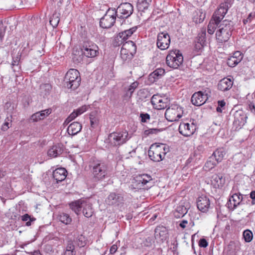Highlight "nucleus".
Returning a JSON list of instances; mask_svg holds the SVG:
<instances>
[{
    "label": "nucleus",
    "instance_id": "obj_32",
    "mask_svg": "<svg viewBox=\"0 0 255 255\" xmlns=\"http://www.w3.org/2000/svg\"><path fill=\"white\" fill-rule=\"evenodd\" d=\"M59 220L65 225H68L72 222V219L70 216L66 213H62L59 216Z\"/></svg>",
    "mask_w": 255,
    "mask_h": 255
},
{
    "label": "nucleus",
    "instance_id": "obj_54",
    "mask_svg": "<svg viewBox=\"0 0 255 255\" xmlns=\"http://www.w3.org/2000/svg\"><path fill=\"white\" fill-rule=\"evenodd\" d=\"M31 119L33 122H37L38 121L43 120L42 118H41V115L39 112L33 114L31 116Z\"/></svg>",
    "mask_w": 255,
    "mask_h": 255
},
{
    "label": "nucleus",
    "instance_id": "obj_26",
    "mask_svg": "<svg viewBox=\"0 0 255 255\" xmlns=\"http://www.w3.org/2000/svg\"><path fill=\"white\" fill-rule=\"evenodd\" d=\"M82 127L79 123L73 122L69 126L67 131L69 134L76 135L81 131Z\"/></svg>",
    "mask_w": 255,
    "mask_h": 255
},
{
    "label": "nucleus",
    "instance_id": "obj_50",
    "mask_svg": "<svg viewBox=\"0 0 255 255\" xmlns=\"http://www.w3.org/2000/svg\"><path fill=\"white\" fill-rule=\"evenodd\" d=\"M138 86V82H133L129 87L128 91L130 92V97L131 96L132 93H133L134 91Z\"/></svg>",
    "mask_w": 255,
    "mask_h": 255
},
{
    "label": "nucleus",
    "instance_id": "obj_42",
    "mask_svg": "<svg viewBox=\"0 0 255 255\" xmlns=\"http://www.w3.org/2000/svg\"><path fill=\"white\" fill-rule=\"evenodd\" d=\"M162 97L158 95H154L151 99V103L155 109L158 106L159 101Z\"/></svg>",
    "mask_w": 255,
    "mask_h": 255
},
{
    "label": "nucleus",
    "instance_id": "obj_25",
    "mask_svg": "<svg viewBox=\"0 0 255 255\" xmlns=\"http://www.w3.org/2000/svg\"><path fill=\"white\" fill-rule=\"evenodd\" d=\"M212 185L215 188H220L223 186L225 183V179L223 176L220 174L213 175L211 179Z\"/></svg>",
    "mask_w": 255,
    "mask_h": 255
},
{
    "label": "nucleus",
    "instance_id": "obj_45",
    "mask_svg": "<svg viewBox=\"0 0 255 255\" xmlns=\"http://www.w3.org/2000/svg\"><path fill=\"white\" fill-rule=\"evenodd\" d=\"M128 36L126 35V32L125 31H122L119 33L118 36H117V39L119 41H121L120 44H122L124 41H126L128 39ZM119 45L120 44H118Z\"/></svg>",
    "mask_w": 255,
    "mask_h": 255
},
{
    "label": "nucleus",
    "instance_id": "obj_43",
    "mask_svg": "<svg viewBox=\"0 0 255 255\" xmlns=\"http://www.w3.org/2000/svg\"><path fill=\"white\" fill-rule=\"evenodd\" d=\"M205 17V14L201 11L197 12V15L194 16V19L196 22L201 23L203 22Z\"/></svg>",
    "mask_w": 255,
    "mask_h": 255
},
{
    "label": "nucleus",
    "instance_id": "obj_7",
    "mask_svg": "<svg viewBox=\"0 0 255 255\" xmlns=\"http://www.w3.org/2000/svg\"><path fill=\"white\" fill-rule=\"evenodd\" d=\"M136 46L132 41H128L123 43L121 50V57L123 61L130 60L136 53Z\"/></svg>",
    "mask_w": 255,
    "mask_h": 255
},
{
    "label": "nucleus",
    "instance_id": "obj_46",
    "mask_svg": "<svg viewBox=\"0 0 255 255\" xmlns=\"http://www.w3.org/2000/svg\"><path fill=\"white\" fill-rule=\"evenodd\" d=\"M226 103L224 100L219 101L218 102V107L216 111L218 113H222L223 110L225 109Z\"/></svg>",
    "mask_w": 255,
    "mask_h": 255
},
{
    "label": "nucleus",
    "instance_id": "obj_17",
    "mask_svg": "<svg viewBox=\"0 0 255 255\" xmlns=\"http://www.w3.org/2000/svg\"><path fill=\"white\" fill-rule=\"evenodd\" d=\"M247 118V117L243 111H240L235 112L233 125L235 127L236 129L240 128L245 124Z\"/></svg>",
    "mask_w": 255,
    "mask_h": 255
},
{
    "label": "nucleus",
    "instance_id": "obj_24",
    "mask_svg": "<svg viewBox=\"0 0 255 255\" xmlns=\"http://www.w3.org/2000/svg\"><path fill=\"white\" fill-rule=\"evenodd\" d=\"M123 197L119 194L111 193L106 199V202L109 205H119V203L123 201Z\"/></svg>",
    "mask_w": 255,
    "mask_h": 255
},
{
    "label": "nucleus",
    "instance_id": "obj_40",
    "mask_svg": "<svg viewBox=\"0 0 255 255\" xmlns=\"http://www.w3.org/2000/svg\"><path fill=\"white\" fill-rule=\"evenodd\" d=\"M77 245L80 247H84L87 244V240L84 236L82 235H79L77 238Z\"/></svg>",
    "mask_w": 255,
    "mask_h": 255
},
{
    "label": "nucleus",
    "instance_id": "obj_27",
    "mask_svg": "<svg viewBox=\"0 0 255 255\" xmlns=\"http://www.w3.org/2000/svg\"><path fill=\"white\" fill-rule=\"evenodd\" d=\"M83 213L85 217L87 218H90L92 217L94 213L93 209L92 208V205L85 201L83 202Z\"/></svg>",
    "mask_w": 255,
    "mask_h": 255
},
{
    "label": "nucleus",
    "instance_id": "obj_49",
    "mask_svg": "<svg viewBox=\"0 0 255 255\" xmlns=\"http://www.w3.org/2000/svg\"><path fill=\"white\" fill-rule=\"evenodd\" d=\"M6 26H4L2 20H0V39L2 40L6 30Z\"/></svg>",
    "mask_w": 255,
    "mask_h": 255
},
{
    "label": "nucleus",
    "instance_id": "obj_30",
    "mask_svg": "<svg viewBox=\"0 0 255 255\" xmlns=\"http://www.w3.org/2000/svg\"><path fill=\"white\" fill-rule=\"evenodd\" d=\"M84 201L77 200L70 204V208L78 215L81 209L83 207V202Z\"/></svg>",
    "mask_w": 255,
    "mask_h": 255
},
{
    "label": "nucleus",
    "instance_id": "obj_11",
    "mask_svg": "<svg viewBox=\"0 0 255 255\" xmlns=\"http://www.w3.org/2000/svg\"><path fill=\"white\" fill-rule=\"evenodd\" d=\"M170 43V37L166 31L160 32L157 36L156 45L161 50L167 49Z\"/></svg>",
    "mask_w": 255,
    "mask_h": 255
},
{
    "label": "nucleus",
    "instance_id": "obj_37",
    "mask_svg": "<svg viewBox=\"0 0 255 255\" xmlns=\"http://www.w3.org/2000/svg\"><path fill=\"white\" fill-rule=\"evenodd\" d=\"M60 21V18L59 17V14L54 13L51 17L50 19V23L53 27H56Z\"/></svg>",
    "mask_w": 255,
    "mask_h": 255
},
{
    "label": "nucleus",
    "instance_id": "obj_9",
    "mask_svg": "<svg viewBox=\"0 0 255 255\" xmlns=\"http://www.w3.org/2000/svg\"><path fill=\"white\" fill-rule=\"evenodd\" d=\"M116 14L115 8H109L106 13L100 19V26L103 28H110L112 27L116 21Z\"/></svg>",
    "mask_w": 255,
    "mask_h": 255
},
{
    "label": "nucleus",
    "instance_id": "obj_15",
    "mask_svg": "<svg viewBox=\"0 0 255 255\" xmlns=\"http://www.w3.org/2000/svg\"><path fill=\"white\" fill-rule=\"evenodd\" d=\"M195 130L196 127L193 123L191 125L188 123H181L179 127V132L185 136L192 135Z\"/></svg>",
    "mask_w": 255,
    "mask_h": 255
},
{
    "label": "nucleus",
    "instance_id": "obj_34",
    "mask_svg": "<svg viewBox=\"0 0 255 255\" xmlns=\"http://www.w3.org/2000/svg\"><path fill=\"white\" fill-rule=\"evenodd\" d=\"M40 90L42 94L46 95L50 93L51 90V86L49 84H42L40 87Z\"/></svg>",
    "mask_w": 255,
    "mask_h": 255
},
{
    "label": "nucleus",
    "instance_id": "obj_33",
    "mask_svg": "<svg viewBox=\"0 0 255 255\" xmlns=\"http://www.w3.org/2000/svg\"><path fill=\"white\" fill-rule=\"evenodd\" d=\"M167 231L165 227L163 226H158L155 229V234L156 236H159V237H164L166 235Z\"/></svg>",
    "mask_w": 255,
    "mask_h": 255
},
{
    "label": "nucleus",
    "instance_id": "obj_1",
    "mask_svg": "<svg viewBox=\"0 0 255 255\" xmlns=\"http://www.w3.org/2000/svg\"><path fill=\"white\" fill-rule=\"evenodd\" d=\"M216 33V38L219 43L225 42L230 39L233 30V22L227 19L224 20L218 25Z\"/></svg>",
    "mask_w": 255,
    "mask_h": 255
},
{
    "label": "nucleus",
    "instance_id": "obj_22",
    "mask_svg": "<svg viewBox=\"0 0 255 255\" xmlns=\"http://www.w3.org/2000/svg\"><path fill=\"white\" fill-rule=\"evenodd\" d=\"M134 180L137 184L144 186L151 182L152 179L151 177L147 174H139L134 177Z\"/></svg>",
    "mask_w": 255,
    "mask_h": 255
},
{
    "label": "nucleus",
    "instance_id": "obj_10",
    "mask_svg": "<svg viewBox=\"0 0 255 255\" xmlns=\"http://www.w3.org/2000/svg\"><path fill=\"white\" fill-rule=\"evenodd\" d=\"M116 16L119 18H127L128 17L133 11L132 5L128 2L121 3L117 8Z\"/></svg>",
    "mask_w": 255,
    "mask_h": 255
},
{
    "label": "nucleus",
    "instance_id": "obj_16",
    "mask_svg": "<svg viewBox=\"0 0 255 255\" xmlns=\"http://www.w3.org/2000/svg\"><path fill=\"white\" fill-rule=\"evenodd\" d=\"M98 47L95 45H90L85 43L82 49L83 53L87 57L92 58L96 56L99 53Z\"/></svg>",
    "mask_w": 255,
    "mask_h": 255
},
{
    "label": "nucleus",
    "instance_id": "obj_3",
    "mask_svg": "<svg viewBox=\"0 0 255 255\" xmlns=\"http://www.w3.org/2000/svg\"><path fill=\"white\" fill-rule=\"evenodd\" d=\"M95 181H102L108 177V166L104 162H96L90 165Z\"/></svg>",
    "mask_w": 255,
    "mask_h": 255
},
{
    "label": "nucleus",
    "instance_id": "obj_28",
    "mask_svg": "<svg viewBox=\"0 0 255 255\" xmlns=\"http://www.w3.org/2000/svg\"><path fill=\"white\" fill-rule=\"evenodd\" d=\"M165 73V70L163 68H158L154 70L149 75V79L152 82L160 78Z\"/></svg>",
    "mask_w": 255,
    "mask_h": 255
},
{
    "label": "nucleus",
    "instance_id": "obj_59",
    "mask_svg": "<svg viewBox=\"0 0 255 255\" xmlns=\"http://www.w3.org/2000/svg\"><path fill=\"white\" fill-rule=\"evenodd\" d=\"M205 44H202L201 43H198L197 42H195L194 44V48L195 50L199 51V50L202 49L204 46Z\"/></svg>",
    "mask_w": 255,
    "mask_h": 255
},
{
    "label": "nucleus",
    "instance_id": "obj_4",
    "mask_svg": "<svg viewBox=\"0 0 255 255\" xmlns=\"http://www.w3.org/2000/svg\"><path fill=\"white\" fill-rule=\"evenodd\" d=\"M81 80L79 72L76 69H71L65 76L64 85L68 89L75 90L80 86Z\"/></svg>",
    "mask_w": 255,
    "mask_h": 255
},
{
    "label": "nucleus",
    "instance_id": "obj_51",
    "mask_svg": "<svg viewBox=\"0 0 255 255\" xmlns=\"http://www.w3.org/2000/svg\"><path fill=\"white\" fill-rule=\"evenodd\" d=\"M140 118H141V122L146 123L147 120L150 119V115L147 113H141L140 114Z\"/></svg>",
    "mask_w": 255,
    "mask_h": 255
},
{
    "label": "nucleus",
    "instance_id": "obj_23",
    "mask_svg": "<svg viewBox=\"0 0 255 255\" xmlns=\"http://www.w3.org/2000/svg\"><path fill=\"white\" fill-rule=\"evenodd\" d=\"M67 171L64 168H58L53 172V177L58 183L64 180L66 177Z\"/></svg>",
    "mask_w": 255,
    "mask_h": 255
},
{
    "label": "nucleus",
    "instance_id": "obj_18",
    "mask_svg": "<svg viewBox=\"0 0 255 255\" xmlns=\"http://www.w3.org/2000/svg\"><path fill=\"white\" fill-rule=\"evenodd\" d=\"M210 201L209 198L204 195H202L198 198L197 206L198 209L203 212H207L210 207Z\"/></svg>",
    "mask_w": 255,
    "mask_h": 255
},
{
    "label": "nucleus",
    "instance_id": "obj_19",
    "mask_svg": "<svg viewBox=\"0 0 255 255\" xmlns=\"http://www.w3.org/2000/svg\"><path fill=\"white\" fill-rule=\"evenodd\" d=\"M243 58V55L240 51H236L228 59L227 64L231 67H234L242 61Z\"/></svg>",
    "mask_w": 255,
    "mask_h": 255
},
{
    "label": "nucleus",
    "instance_id": "obj_39",
    "mask_svg": "<svg viewBox=\"0 0 255 255\" xmlns=\"http://www.w3.org/2000/svg\"><path fill=\"white\" fill-rule=\"evenodd\" d=\"M243 237L245 241L249 243L253 240V233L249 230H246L243 232Z\"/></svg>",
    "mask_w": 255,
    "mask_h": 255
},
{
    "label": "nucleus",
    "instance_id": "obj_14",
    "mask_svg": "<svg viewBox=\"0 0 255 255\" xmlns=\"http://www.w3.org/2000/svg\"><path fill=\"white\" fill-rule=\"evenodd\" d=\"M207 99V94H204L202 92L199 91L192 95L191 102L196 106H200L204 104Z\"/></svg>",
    "mask_w": 255,
    "mask_h": 255
},
{
    "label": "nucleus",
    "instance_id": "obj_64",
    "mask_svg": "<svg viewBox=\"0 0 255 255\" xmlns=\"http://www.w3.org/2000/svg\"><path fill=\"white\" fill-rule=\"evenodd\" d=\"M179 226L182 229H185L186 227V225L188 224V221L186 220H182L179 222Z\"/></svg>",
    "mask_w": 255,
    "mask_h": 255
},
{
    "label": "nucleus",
    "instance_id": "obj_21",
    "mask_svg": "<svg viewBox=\"0 0 255 255\" xmlns=\"http://www.w3.org/2000/svg\"><path fill=\"white\" fill-rule=\"evenodd\" d=\"M233 84V82L231 79L224 78L219 81L218 89L222 91H226L232 87Z\"/></svg>",
    "mask_w": 255,
    "mask_h": 255
},
{
    "label": "nucleus",
    "instance_id": "obj_52",
    "mask_svg": "<svg viewBox=\"0 0 255 255\" xmlns=\"http://www.w3.org/2000/svg\"><path fill=\"white\" fill-rule=\"evenodd\" d=\"M41 115V118L44 119L46 117L48 116L51 112L50 109H47L40 112H39Z\"/></svg>",
    "mask_w": 255,
    "mask_h": 255
},
{
    "label": "nucleus",
    "instance_id": "obj_35",
    "mask_svg": "<svg viewBox=\"0 0 255 255\" xmlns=\"http://www.w3.org/2000/svg\"><path fill=\"white\" fill-rule=\"evenodd\" d=\"M214 21L211 19L208 25L207 32L210 34H213L215 29L219 25V24L215 23Z\"/></svg>",
    "mask_w": 255,
    "mask_h": 255
},
{
    "label": "nucleus",
    "instance_id": "obj_62",
    "mask_svg": "<svg viewBox=\"0 0 255 255\" xmlns=\"http://www.w3.org/2000/svg\"><path fill=\"white\" fill-rule=\"evenodd\" d=\"M20 55H19L18 54L16 56L15 58H13V61L12 63V65H17L20 59Z\"/></svg>",
    "mask_w": 255,
    "mask_h": 255
},
{
    "label": "nucleus",
    "instance_id": "obj_44",
    "mask_svg": "<svg viewBox=\"0 0 255 255\" xmlns=\"http://www.w3.org/2000/svg\"><path fill=\"white\" fill-rule=\"evenodd\" d=\"M205 38L206 32L205 31L202 32L201 33L199 34L198 36L196 37L195 42H197L198 43H201L205 44L206 42Z\"/></svg>",
    "mask_w": 255,
    "mask_h": 255
},
{
    "label": "nucleus",
    "instance_id": "obj_5",
    "mask_svg": "<svg viewBox=\"0 0 255 255\" xmlns=\"http://www.w3.org/2000/svg\"><path fill=\"white\" fill-rule=\"evenodd\" d=\"M128 139L127 131L114 132L109 135L107 140L112 146H118L126 143Z\"/></svg>",
    "mask_w": 255,
    "mask_h": 255
},
{
    "label": "nucleus",
    "instance_id": "obj_57",
    "mask_svg": "<svg viewBox=\"0 0 255 255\" xmlns=\"http://www.w3.org/2000/svg\"><path fill=\"white\" fill-rule=\"evenodd\" d=\"M208 245V243L207 242V240L204 239L202 238L199 241V246L201 248H206Z\"/></svg>",
    "mask_w": 255,
    "mask_h": 255
},
{
    "label": "nucleus",
    "instance_id": "obj_58",
    "mask_svg": "<svg viewBox=\"0 0 255 255\" xmlns=\"http://www.w3.org/2000/svg\"><path fill=\"white\" fill-rule=\"evenodd\" d=\"M137 29L136 26L132 27V28L125 30V32H126V35L128 36V37H130Z\"/></svg>",
    "mask_w": 255,
    "mask_h": 255
},
{
    "label": "nucleus",
    "instance_id": "obj_55",
    "mask_svg": "<svg viewBox=\"0 0 255 255\" xmlns=\"http://www.w3.org/2000/svg\"><path fill=\"white\" fill-rule=\"evenodd\" d=\"M91 126L92 128H95L98 125L97 119L94 117L92 114L90 116Z\"/></svg>",
    "mask_w": 255,
    "mask_h": 255
},
{
    "label": "nucleus",
    "instance_id": "obj_56",
    "mask_svg": "<svg viewBox=\"0 0 255 255\" xmlns=\"http://www.w3.org/2000/svg\"><path fill=\"white\" fill-rule=\"evenodd\" d=\"M154 242L153 239L151 237H147L143 241V245L146 247H150Z\"/></svg>",
    "mask_w": 255,
    "mask_h": 255
},
{
    "label": "nucleus",
    "instance_id": "obj_29",
    "mask_svg": "<svg viewBox=\"0 0 255 255\" xmlns=\"http://www.w3.org/2000/svg\"><path fill=\"white\" fill-rule=\"evenodd\" d=\"M226 154L225 150L223 148L217 149L212 154V156L214 157L215 160L219 163L221 162Z\"/></svg>",
    "mask_w": 255,
    "mask_h": 255
},
{
    "label": "nucleus",
    "instance_id": "obj_61",
    "mask_svg": "<svg viewBox=\"0 0 255 255\" xmlns=\"http://www.w3.org/2000/svg\"><path fill=\"white\" fill-rule=\"evenodd\" d=\"M66 250L75 251V246L72 242H71V241L68 242L67 247H66Z\"/></svg>",
    "mask_w": 255,
    "mask_h": 255
},
{
    "label": "nucleus",
    "instance_id": "obj_20",
    "mask_svg": "<svg viewBox=\"0 0 255 255\" xmlns=\"http://www.w3.org/2000/svg\"><path fill=\"white\" fill-rule=\"evenodd\" d=\"M63 152V148L61 144H57L52 146L47 151V155L51 158L56 157Z\"/></svg>",
    "mask_w": 255,
    "mask_h": 255
},
{
    "label": "nucleus",
    "instance_id": "obj_6",
    "mask_svg": "<svg viewBox=\"0 0 255 255\" xmlns=\"http://www.w3.org/2000/svg\"><path fill=\"white\" fill-rule=\"evenodd\" d=\"M183 61L182 53L178 50L170 51L166 58L167 65L172 68H177Z\"/></svg>",
    "mask_w": 255,
    "mask_h": 255
},
{
    "label": "nucleus",
    "instance_id": "obj_48",
    "mask_svg": "<svg viewBox=\"0 0 255 255\" xmlns=\"http://www.w3.org/2000/svg\"><path fill=\"white\" fill-rule=\"evenodd\" d=\"M28 220L29 221L26 223V225L27 226H30L31 222L32 221L35 220V218H31L30 216H29L27 214H25V215H24L23 216H22V220L23 221H27Z\"/></svg>",
    "mask_w": 255,
    "mask_h": 255
},
{
    "label": "nucleus",
    "instance_id": "obj_63",
    "mask_svg": "<svg viewBox=\"0 0 255 255\" xmlns=\"http://www.w3.org/2000/svg\"><path fill=\"white\" fill-rule=\"evenodd\" d=\"M250 197L252 199L251 204H255V190L252 191L250 194Z\"/></svg>",
    "mask_w": 255,
    "mask_h": 255
},
{
    "label": "nucleus",
    "instance_id": "obj_38",
    "mask_svg": "<svg viewBox=\"0 0 255 255\" xmlns=\"http://www.w3.org/2000/svg\"><path fill=\"white\" fill-rule=\"evenodd\" d=\"M187 212L186 208L183 207H179L177 208L176 211L175 212L174 215L175 217L176 218H180V217H183L184 215H185Z\"/></svg>",
    "mask_w": 255,
    "mask_h": 255
},
{
    "label": "nucleus",
    "instance_id": "obj_41",
    "mask_svg": "<svg viewBox=\"0 0 255 255\" xmlns=\"http://www.w3.org/2000/svg\"><path fill=\"white\" fill-rule=\"evenodd\" d=\"M150 2L143 0H138L137 6L140 10H143L147 8Z\"/></svg>",
    "mask_w": 255,
    "mask_h": 255
},
{
    "label": "nucleus",
    "instance_id": "obj_13",
    "mask_svg": "<svg viewBox=\"0 0 255 255\" xmlns=\"http://www.w3.org/2000/svg\"><path fill=\"white\" fill-rule=\"evenodd\" d=\"M244 197H246V195L241 194L240 193L233 194L227 203L228 207L230 209L234 210L239 205L242 204Z\"/></svg>",
    "mask_w": 255,
    "mask_h": 255
},
{
    "label": "nucleus",
    "instance_id": "obj_12",
    "mask_svg": "<svg viewBox=\"0 0 255 255\" xmlns=\"http://www.w3.org/2000/svg\"><path fill=\"white\" fill-rule=\"evenodd\" d=\"M228 10V5L227 3H222L220 5L219 7L216 10L211 18L215 23L220 24L223 21L225 14Z\"/></svg>",
    "mask_w": 255,
    "mask_h": 255
},
{
    "label": "nucleus",
    "instance_id": "obj_53",
    "mask_svg": "<svg viewBox=\"0 0 255 255\" xmlns=\"http://www.w3.org/2000/svg\"><path fill=\"white\" fill-rule=\"evenodd\" d=\"M78 116V114L76 113V112L74 111L73 113H72L66 119V121H65V123H69L70 122L74 120L75 118H76Z\"/></svg>",
    "mask_w": 255,
    "mask_h": 255
},
{
    "label": "nucleus",
    "instance_id": "obj_60",
    "mask_svg": "<svg viewBox=\"0 0 255 255\" xmlns=\"http://www.w3.org/2000/svg\"><path fill=\"white\" fill-rule=\"evenodd\" d=\"M87 110V107L86 106H83L79 109H77L75 111L78 114V116L80 115Z\"/></svg>",
    "mask_w": 255,
    "mask_h": 255
},
{
    "label": "nucleus",
    "instance_id": "obj_2",
    "mask_svg": "<svg viewBox=\"0 0 255 255\" xmlns=\"http://www.w3.org/2000/svg\"><path fill=\"white\" fill-rule=\"evenodd\" d=\"M169 151V147L163 143H153L148 151L149 157L155 162H159L164 158L165 154Z\"/></svg>",
    "mask_w": 255,
    "mask_h": 255
},
{
    "label": "nucleus",
    "instance_id": "obj_47",
    "mask_svg": "<svg viewBox=\"0 0 255 255\" xmlns=\"http://www.w3.org/2000/svg\"><path fill=\"white\" fill-rule=\"evenodd\" d=\"M160 131V129L157 128H150L147 130H145L144 131V134L145 136H148L149 135L152 134H156Z\"/></svg>",
    "mask_w": 255,
    "mask_h": 255
},
{
    "label": "nucleus",
    "instance_id": "obj_8",
    "mask_svg": "<svg viewBox=\"0 0 255 255\" xmlns=\"http://www.w3.org/2000/svg\"><path fill=\"white\" fill-rule=\"evenodd\" d=\"M182 108L177 105H172L166 110L165 117L169 122H176L182 116Z\"/></svg>",
    "mask_w": 255,
    "mask_h": 255
},
{
    "label": "nucleus",
    "instance_id": "obj_36",
    "mask_svg": "<svg viewBox=\"0 0 255 255\" xmlns=\"http://www.w3.org/2000/svg\"><path fill=\"white\" fill-rule=\"evenodd\" d=\"M159 103L158 106L156 108V109H164L169 105V100L167 98H162Z\"/></svg>",
    "mask_w": 255,
    "mask_h": 255
},
{
    "label": "nucleus",
    "instance_id": "obj_31",
    "mask_svg": "<svg viewBox=\"0 0 255 255\" xmlns=\"http://www.w3.org/2000/svg\"><path fill=\"white\" fill-rule=\"evenodd\" d=\"M218 163V161L215 160L214 157L211 155L205 163L204 168L205 170L209 171L214 168Z\"/></svg>",
    "mask_w": 255,
    "mask_h": 255
}]
</instances>
